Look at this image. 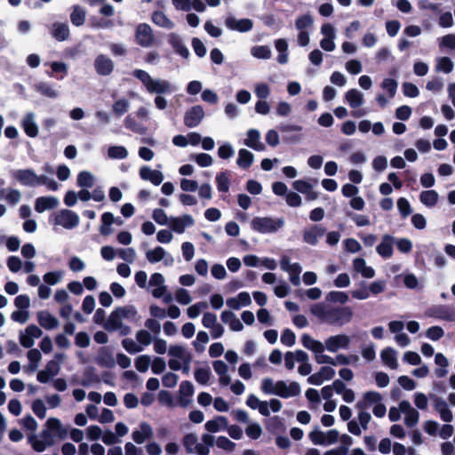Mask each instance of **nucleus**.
<instances>
[{"instance_id": "f3484780", "label": "nucleus", "mask_w": 455, "mask_h": 455, "mask_svg": "<svg viewBox=\"0 0 455 455\" xmlns=\"http://www.w3.org/2000/svg\"><path fill=\"white\" fill-rule=\"evenodd\" d=\"M164 277L160 273H154L149 279V286L152 287V296L160 299L166 293V285L164 284Z\"/></svg>"}, {"instance_id": "bb28decb", "label": "nucleus", "mask_w": 455, "mask_h": 455, "mask_svg": "<svg viewBox=\"0 0 455 455\" xmlns=\"http://www.w3.org/2000/svg\"><path fill=\"white\" fill-rule=\"evenodd\" d=\"M140 176L144 180H148L152 184L158 186L164 180V174L158 170H153L148 166H143L140 169Z\"/></svg>"}, {"instance_id": "338daca9", "label": "nucleus", "mask_w": 455, "mask_h": 455, "mask_svg": "<svg viewBox=\"0 0 455 455\" xmlns=\"http://www.w3.org/2000/svg\"><path fill=\"white\" fill-rule=\"evenodd\" d=\"M150 363H151V358L148 355H140L135 360V367L140 372L147 371Z\"/></svg>"}, {"instance_id": "4c0bfd02", "label": "nucleus", "mask_w": 455, "mask_h": 455, "mask_svg": "<svg viewBox=\"0 0 455 455\" xmlns=\"http://www.w3.org/2000/svg\"><path fill=\"white\" fill-rule=\"evenodd\" d=\"M331 308V307L323 303H316L310 307V312L320 321L328 323Z\"/></svg>"}, {"instance_id": "bf43d9fd", "label": "nucleus", "mask_w": 455, "mask_h": 455, "mask_svg": "<svg viewBox=\"0 0 455 455\" xmlns=\"http://www.w3.org/2000/svg\"><path fill=\"white\" fill-rule=\"evenodd\" d=\"M209 342V335L204 331H200L196 334V339L193 342V346L197 352L204 350V344Z\"/></svg>"}, {"instance_id": "58836bf2", "label": "nucleus", "mask_w": 455, "mask_h": 455, "mask_svg": "<svg viewBox=\"0 0 455 455\" xmlns=\"http://www.w3.org/2000/svg\"><path fill=\"white\" fill-rule=\"evenodd\" d=\"M51 32L52 36L58 41H65L69 36V28L66 23H53L52 26Z\"/></svg>"}, {"instance_id": "cd10ccee", "label": "nucleus", "mask_w": 455, "mask_h": 455, "mask_svg": "<svg viewBox=\"0 0 455 455\" xmlns=\"http://www.w3.org/2000/svg\"><path fill=\"white\" fill-rule=\"evenodd\" d=\"M243 143L256 151H263L265 149V145L260 141V133L255 129H251L247 132Z\"/></svg>"}, {"instance_id": "864d4df0", "label": "nucleus", "mask_w": 455, "mask_h": 455, "mask_svg": "<svg viewBox=\"0 0 455 455\" xmlns=\"http://www.w3.org/2000/svg\"><path fill=\"white\" fill-rule=\"evenodd\" d=\"M94 181L95 177L89 172H81L77 176V185L81 188H92Z\"/></svg>"}, {"instance_id": "a211bd4d", "label": "nucleus", "mask_w": 455, "mask_h": 455, "mask_svg": "<svg viewBox=\"0 0 455 455\" xmlns=\"http://www.w3.org/2000/svg\"><path fill=\"white\" fill-rule=\"evenodd\" d=\"M400 408L402 412L404 414V424L409 427L416 426L419 420V411L405 400L400 403Z\"/></svg>"}, {"instance_id": "2f4dec72", "label": "nucleus", "mask_w": 455, "mask_h": 455, "mask_svg": "<svg viewBox=\"0 0 455 455\" xmlns=\"http://www.w3.org/2000/svg\"><path fill=\"white\" fill-rule=\"evenodd\" d=\"M36 318L39 324L46 330H52L59 326V320L48 311H39Z\"/></svg>"}, {"instance_id": "e2e57ef3", "label": "nucleus", "mask_w": 455, "mask_h": 455, "mask_svg": "<svg viewBox=\"0 0 455 455\" xmlns=\"http://www.w3.org/2000/svg\"><path fill=\"white\" fill-rule=\"evenodd\" d=\"M175 299L180 305H188L192 301L189 291L183 288H179L175 291Z\"/></svg>"}, {"instance_id": "b1692460", "label": "nucleus", "mask_w": 455, "mask_h": 455, "mask_svg": "<svg viewBox=\"0 0 455 455\" xmlns=\"http://www.w3.org/2000/svg\"><path fill=\"white\" fill-rule=\"evenodd\" d=\"M226 26L232 30L239 32L250 31L253 27V22L250 19L237 20L233 16H229L225 20Z\"/></svg>"}, {"instance_id": "a19ab883", "label": "nucleus", "mask_w": 455, "mask_h": 455, "mask_svg": "<svg viewBox=\"0 0 455 455\" xmlns=\"http://www.w3.org/2000/svg\"><path fill=\"white\" fill-rule=\"evenodd\" d=\"M22 127L26 134L31 138H35L38 134V127L34 120V114L28 113L22 120Z\"/></svg>"}, {"instance_id": "6e6552de", "label": "nucleus", "mask_w": 455, "mask_h": 455, "mask_svg": "<svg viewBox=\"0 0 455 455\" xmlns=\"http://www.w3.org/2000/svg\"><path fill=\"white\" fill-rule=\"evenodd\" d=\"M354 313L351 307H331L328 323L342 326L353 318Z\"/></svg>"}, {"instance_id": "4be33fe9", "label": "nucleus", "mask_w": 455, "mask_h": 455, "mask_svg": "<svg viewBox=\"0 0 455 455\" xmlns=\"http://www.w3.org/2000/svg\"><path fill=\"white\" fill-rule=\"evenodd\" d=\"M335 375V371L330 366H323L317 372L308 377L307 381L312 385L319 386L325 380L331 379Z\"/></svg>"}, {"instance_id": "f704fd0d", "label": "nucleus", "mask_w": 455, "mask_h": 455, "mask_svg": "<svg viewBox=\"0 0 455 455\" xmlns=\"http://www.w3.org/2000/svg\"><path fill=\"white\" fill-rule=\"evenodd\" d=\"M395 238L389 235L382 237L381 243L377 246V252L384 258H390L393 254V244Z\"/></svg>"}, {"instance_id": "72a5a7b5", "label": "nucleus", "mask_w": 455, "mask_h": 455, "mask_svg": "<svg viewBox=\"0 0 455 455\" xmlns=\"http://www.w3.org/2000/svg\"><path fill=\"white\" fill-rule=\"evenodd\" d=\"M434 408L439 413L443 421L451 422L452 420V412L449 409L447 403L443 398L435 397L434 399Z\"/></svg>"}, {"instance_id": "dca6fc26", "label": "nucleus", "mask_w": 455, "mask_h": 455, "mask_svg": "<svg viewBox=\"0 0 455 455\" xmlns=\"http://www.w3.org/2000/svg\"><path fill=\"white\" fill-rule=\"evenodd\" d=\"M168 355H170V360H174L177 363L183 362H191L192 355L187 348L180 344H173L169 347Z\"/></svg>"}, {"instance_id": "a18cd8bd", "label": "nucleus", "mask_w": 455, "mask_h": 455, "mask_svg": "<svg viewBox=\"0 0 455 455\" xmlns=\"http://www.w3.org/2000/svg\"><path fill=\"white\" fill-rule=\"evenodd\" d=\"M166 255L167 252L161 246H157L146 251V259L151 264H155L163 260Z\"/></svg>"}, {"instance_id": "de8ad7c7", "label": "nucleus", "mask_w": 455, "mask_h": 455, "mask_svg": "<svg viewBox=\"0 0 455 455\" xmlns=\"http://www.w3.org/2000/svg\"><path fill=\"white\" fill-rule=\"evenodd\" d=\"M254 156L247 149H240L238 152L237 164L241 168L247 169L253 163Z\"/></svg>"}, {"instance_id": "1a4fd4ad", "label": "nucleus", "mask_w": 455, "mask_h": 455, "mask_svg": "<svg viewBox=\"0 0 455 455\" xmlns=\"http://www.w3.org/2000/svg\"><path fill=\"white\" fill-rule=\"evenodd\" d=\"M202 324L204 328L210 330L213 339H219L224 334V326L218 322L217 315L212 312L207 311L204 313Z\"/></svg>"}, {"instance_id": "7ed1b4c3", "label": "nucleus", "mask_w": 455, "mask_h": 455, "mask_svg": "<svg viewBox=\"0 0 455 455\" xmlns=\"http://www.w3.org/2000/svg\"><path fill=\"white\" fill-rule=\"evenodd\" d=\"M13 177L25 186L44 185L52 191H56L59 188V184L53 179L46 175L38 176L29 169L18 170L13 173Z\"/></svg>"}, {"instance_id": "c85d7f7f", "label": "nucleus", "mask_w": 455, "mask_h": 455, "mask_svg": "<svg viewBox=\"0 0 455 455\" xmlns=\"http://www.w3.org/2000/svg\"><path fill=\"white\" fill-rule=\"evenodd\" d=\"M214 371L219 375V382L226 387L231 383V377L228 375V367L225 362L217 360L212 363Z\"/></svg>"}, {"instance_id": "774afa93", "label": "nucleus", "mask_w": 455, "mask_h": 455, "mask_svg": "<svg viewBox=\"0 0 455 455\" xmlns=\"http://www.w3.org/2000/svg\"><path fill=\"white\" fill-rule=\"evenodd\" d=\"M136 339L138 343L142 346H148L152 343L153 338L151 334L146 330H140L136 332Z\"/></svg>"}, {"instance_id": "37998d69", "label": "nucleus", "mask_w": 455, "mask_h": 455, "mask_svg": "<svg viewBox=\"0 0 455 455\" xmlns=\"http://www.w3.org/2000/svg\"><path fill=\"white\" fill-rule=\"evenodd\" d=\"M345 99L353 108H358L363 103V95L356 89L347 91Z\"/></svg>"}, {"instance_id": "c756f323", "label": "nucleus", "mask_w": 455, "mask_h": 455, "mask_svg": "<svg viewBox=\"0 0 455 455\" xmlns=\"http://www.w3.org/2000/svg\"><path fill=\"white\" fill-rule=\"evenodd\" d=\"M283 403L276 398H272L269 401H262L258 408L259 412L265 417H268L272 412H278L282 410Z\"/></svg>"}, {"instance_id": "3c124183", "label": "nucleus", "mask_w": 455, "mask_h": 455, "mask_svg": "<svg viewBox=\"0 0 455 455\" xmlns=\"http://www.w3.org/2000/svg\"><path fill=\"white\" fill-rule=\"evenodd\" d=\"M85 16L86 12L82 7L78 5L74 6L73 12L70 14L72 24L76 27L82 26L85 21Z\"/></svg>"}, {"instance_id": "9d476101", "label": "nucleus", "mask_w": 455, "mask_h": 455, "mask_svg": "<svg viewBox=\"0 0 455 455\" xmlns=\"http://www.w3.org/2000/svg\"><path fill=\"white\" fill-rule=\"evenodd\" d=\"M182 443L188 453H196L198 455H208L210 453L208 447L198 443V437L195 433L186 434L182 438Z\"/></svg>"}, {"instance_id": "5701e85b", "label": "nucleus", "mask_w": 455, "mask_h": 455, "mask_svg": "<svg viewBox=\"0 0 455 455\" xmlns=\"http://www.w3.org/2000/svg\"><path fill=\"white\" fill-rule=\"evenodd\" d=\"M95 362L98 365L104 368H113L116 365V359L113 353L107 347H102L99 349Z\"/></svg>"}, {"instance_id": "9b49d317", "label": "nucleus", "mask_w": 455, "mask_h": 455, "mask_svg": "<svg viewBox=\"0 0 455 455\" xmlns=\"http://www.w3.org/2000/svg\"><path fill=\"white\" fill-rule=\"evenodd\" d=\"M350 344V337L344 333L330 336L324 341L325 348L331 353L339 349H347Z\"/></svg>"}, {"instance_id": "49530a36", "label": "nucleus", "mask_w": 455, "mask_h": 455, "mask_svg": "<svg viewBox=\"0 0 455 455\" xmlns=\"http://www.w3.org/2000/svg\"><path fill=\"white\" fill-rule=\"evenodd\" d=\"M28 441L31 443L33 449L37 452L44 451L47 447H50L54 443V440H44L36 436L35 435L29 436Z\"/></svg>"}, {"instance_id": "4468645a", "label": "nucleus", "mask_w": 455, "mask_h": 455, "mask_svg": "<svg viewBox=\"0 0 455 455\" xmlns=\"http://www.w3.org/2000/svg\"><path fill=\"white\" fill-rule=\"evenodd\" d=\"M204 116L205 113L202 106H194L186 111L184 124L189 128L196 127L203 121Z\"/></svg>"}, {"instance_id": "423d86ee", "label": "nucleus", "mask_w": 455, "mask_h": 455, "mask_svg": "<svg viewBox=\"0 0 455 455\" xmlns=\"http://www.w3.org/2000/svg\"><path fill=\"white\" fill-rule=\"evenodd\" d=\"M53 224L66 229H72L79 224V217L76 212L63 209L55 213Z\"/></svg>"}, {"instance_id": "f03ea898", "label": "nucleus", "mask_w": 455, "mask_h": 455, "mask_svg": "<svg viewBox=\"0 0 455 455\" xmlns=\"http://www.w3.org/2000/svg\"><path fill=\"white\" fill-rule=\"evenodd\" d=\"M260 389L266 395H275L282 398L298 396L301 392L300 386L296 381H274L271 378H264L261 380Z\"/></svg>"}, {"instance_id": "8fccbe9b", "label": "nucleus", "mask_w": 455, "mask_h": 455, "mask_svg": "<svg viewBox=\"0 0 455 455\" xmlns=\"http://www.w3.org/2000/svg\"><path fill=\"white\" fill-rule=\"evenodd\" d=\"M438 194L435 190H426L419 196L420 202L427 207H433L437 204Z\"/></svg>"}, {"instance_id": "680f3d73", "label": "nucleus", "mask_w": 455, "mask_h": 455, "mask_svg": "<svg viewBox=\"0 0 455 455\" xmlns=\"http://www.w3.org/2000/svg\"><path fill=\"white\" fill-rule=\"evenodd\" d=\"M245 434L248 437L256 440L262 435V427L259 423H250L245 428Z\"/></svg>"}, {"instance_id": "ddd939ff", "label": "nucleus", "mask_w": 455, "mask_h": 455, "mask_svg": "<svg viewBox=\"0 0 455 455\" xmlns=\"http://www.w3.org/2000/svg\"><path fill=\"white\" fill-rule=\"evenodd\" d=\"M321 33L323 36V38L320 41L321 48L326 52L334 51L336 47L334 43L336 36L334 27L330 23H325L321 28Z\"/></svg>"}, {"instance_id": "5fc2aeb1", "label": "nucleus", "mask_w": 455, "mask_h": 455, "mask_svg": "<svg viewBox=\"0 0 455 455\" xmlns=\"http://www.w3.org/2000/svg\"><path fill=\"white\" fill-rule=\"evenodd\" d=\"M453 69V62L448 57H441L436 60L435 70L449 74Z\"/></svg>"}, {"instance_id": "7c9ffc66", "label": "nucleus", "mask_w": 455, "mask_h": 455, "mask_svg": "<svg viewBox=\"0 0 455 455\" xmlns=\"http://www.w3.org/2000/svg\"><path fill=\"white\" fill-rule=\"evenodd\" d=\"M97 73L100 76L109 75L114 68L113 61L105 55H99L94 62Z\"/></svg>"}, {"instance_id": "c9c22d12", "label": "nucleus", "mask_w": 455, "mask_h": 455, "mask_svg": "<svg viewBox=\"0 0 455 455\" xmlns=\"http://www.w3.org/2000/svg\"><path fill=\"white\" fill-rule=\"evenodd\" d=\"M380 358L383 363L390 369L395 370L398 368L397 353L392 347H386L380 353Z\"/></svg>"}, {"instance_id": "69168bd1", "label": "nucleus", "mask_w": 455, "mask_h": 455, "mask_svg": "<svg viewBox=\"0 0 455 455\" xmlns=\"http://www.w3.org/2000/svg\"><path fill=\"white\" fill-rule=\"evenodd\" d=\"M439 47L441 49H450L455 51V34H449L439 39Z\"/></svg>"}, {"instance_id": "79ce46f5", "label": "nucleus", "mask_w": 455, "mask_h": 455, "mask_svg": "<svg viewBox=\"0 0 455 455\" xmlns=\"http://www.w3.org/2000/svg\"><path fill=\"white\" fill-rule=\"evenodd\" d=\"M205 429L211 433H216L228 427V420L225 417L218 416L205 423Z\"/></svg>"}, {"instance_id": "393cba45", "label": "nucleus", "mask_w": 455, "mask_h": 455, "mask_svg": "<svg viewBox=\"0 0 455 455\" xmlns=\"http://www.w3.org/2000/svg\"><path fill=\"white\" fill-rule=\"evenodd\" d=\"M325 233V228L321 226L314 225L303 231V240L310 245H315L318 239Z\"/></svg>"}, {"instance_id": "0e129e2a", "label": "nucleus", "mask_w": 455, "mask_h": 455, "mask_svg": "<svg viewBox=\"0 0 455 455\" xmlns=\"http://www.w3.org/2000/svg\"><path fill=\"white\" fill-rule=\"evenodd\" d=\"M211 378V371L208 368H199L195 371L196 380L202 384L206 385Z\"/></svg>"}, {"instance_id": "603ef678", "label": "nucleus", "mask_w": 455, "mask_h": 455, "mask_svg": "<svg viewBox=\"0 0 455 455\" xmlns=\"http://www.w3.org/2000/svg\"><path fill=\"white\" fill-rule=\"evenodd\" d=\"M28 359L29 360V365L28 367V370L30 371H34L38 367V363L42 359V355L40 351L36 348L30 349L27 353Z\"/></svg>"}, {"instance_id": "aec40b11", "label": "nucleus", "mask_w": 455, "mask_h": 455, "mask_svg": "<svg viewBox=\"0 0 455 455\" xmlns=\"http://www.w3.org/2000/svg\"><path fill=\"white\" fill-rule=\"evenodd\" d=\"M383 397L381 394L376 391H367L363 395L362 398L356 403V409H366L368 410L370 407L374 406L379 402H382Z\"/></svg>"}, {"instance_id": "412c9836", "label": "nucleus", "mask_w": 455, "mask_h": 455, "mask_svg": "<svg viewBox=\"0 0 455 455\" xmlns=\"http://www.w3.org/2000/svg\"><path fill=\"white\" fill-rule=\"evenodd\" d=\"M194 386L192 383L189 381L181 382L179 389V405L183 408L188 407L192 402Z\"/></svg>"}, {"instance_id": "e433bc0d", "label": "nucleus", "mask_w": 455, "mask_h": 455, "mask_svg": "<svg viewBox=\"0 0 455 455\" xmlns=\"http://www.w3.org/2000/svg\"><path fill=\"white\" fill-rule=\"evenodd\" d=\"M353 267L355 271L360 273L362 276L365 278H372L375 275V271L371 267L366 265L364 259L355 258L353 260Z\"/></svg>"}, {"instance_id": "6e6d98bb", "label": "nucleus", "mask_w": 455, "mask_h": 455, "mask_svg": "<svg viewBox=\"0 0 455 455\" xmlns=\"http://www.w3.org/2000/svg\"><path fill=\"white\" fill-rule=\"evenodd\" d=\"M127 156L128 151L123 146H112L108 149V156L111 159H124Z\"/></svg>"}, {"instance_id": "2eb2a0df", "label": "nucleus", "mask_w": 455, "mask_h": 455, "mask_svg": "<svg viewBox=\"0 0 455 455\" xmlns=\"http://www.w3.org/2000/svg\"><path fill=\"white\" fill-rule=\"evenodd\" d=\"M195 220L191 215L185 214L179 217H171L169 227L170 228L178 233L182 234L185 232L186 228L193 226Z\"/></svg>"}, {"instance_id": "ea45409f", "label": "nucleus", "mask_w": 455, "mask_h": 455, "mask_svg": "<svg viewBox=\"0 0 455 455\" xmlns=\"http://www.w3.org/2000/svg\"><path fill=\"white\" fill-rule=\"evenodd\" d=\"M301 342H302V345L307 348V349H309L311 350L312 352H314L315 354V353H320V352H323L324 351V348H325V345L324 343H322L321 341H318L315 339H313L310 335L308 334H304L302 337H301Z\"/></svg>"}, {"instance_id": "4d7b16f0", "label": "nucleus", "mask_w": 455, "mask_h": 455, "mask_svg": "<svg viewBox=\"0 0 455 455\" xmlns=\"http://www.w3.org/2000/svg\"><path fill=\"white\" fill-rule=\"evenodd\" d=\"M314 20L311 15L305 14L299 17L295 21V27L299 31H307L306 29L312 27Z\"/></svg>"}, {"instance_id": "6ab92c4d", "label": "nucleus", "mask_w": 455, "mask_h": 455, "mask_svg": "<svg viewBox=\"0 0 455 455\" xmlns=\"http://www.w3.org/2000/svg\"><path fill=\"white\" fill-rule=\"evenodd\" d=\"M426 315L430 317H435L445 321H455V311L446 306H436L429 308Z\"/></svg>"}, {"instance_id": "f257e3e1", "label": "nucleus", "mask_w": 455, "mask_h": 455, "mask_svg": "<svg viewBox=\"0 0 455 455\" xmlns=\"http://www.w3.org/2000/svg\"><path fill=\"white\" fill-rule=\"evenodd\" d=\"M139 320L138 311L134 306L126 305L117 307L113 310L103 324L108 331H118L120 335L125 336L131 333V328L124 323V321L137 322Z\"/></svg>"}, {"instance_id": "c03bdc74", "label": "nucleus", "mask_w": 455, "mask_h": 455, "mask_svg": "<svg viewBox=\"0 0 455 455\" xmlns=\"http://www.w3.org/2000/svg\"><path fill=\"white\" fill-rule=\"evenodd\" d=\"M169 43L172 44L176 52H178L180 56L186 59L188 58V49L183 44L179 36L171 34L169 36Z\"/></svg>"}, {"instance_id": "a878e982", "label": "nucleus", "mask_w": 455, "mask_h": 455, "mask_svg": "<svg viewBox=\"0 0 455 455\" xmlns=\"http://www.w3.org/2000/svg\"><path fill=\"white\" fill-rule=\"evenodd\" d=\"M152 436L153 429L147 422H141L139 426V429L134 430L132 434V440L138 444L143 443Z\"/></svg>"}, {"instance_id": "473e14b6", "label": "nucleus", "mask_w": 455, "mask_h": 455, "mask_svg": "<svg viewBox=\"0 0 455 455\" xmlns=\"http://www.w3.org/2000/svg\"><path fill=\"white\" fill-rule=\"evenodd\" d=\"M58 205L59 200L54 196H41L35 201V210L39 213L54 209Z\"/></svg>"}, {"instance_id": "13d9d810", "label": "nucleus", "mask_w": 455, "mask_h": 455, "mask_svg": "<svg viewBox=\"0 0 455 455\" xmlns=\"http://www.w3.org/2000/svg\"><path fill=\"white\" fill-rule=\"evenodd\" d=\"M251 53L257 59L267 60L271 57V50L268 46H254L251 49Z\"/></svg>"}, {"instance_id": "052dcab7", "label": "nucleus", "mask_w": 455, "mask_h": 455, "mask_svg": "<svg viewBox=\"0 0 455 455\" xmlns=\"http://www.w3.org/2000/svg\"><path fill=\"white\" fill-rule=\"evenodd\" d=\"M122 346L130 354H136L143 350V347L132 339H123Z\"/></svg>"}, {"instance_id": "09e8293b", "label": "nucleus", "mask_w": 455, "mask_h": 455, "mask_svg": "<svg viewBox=\"0 0 455 455\" xmlns=\"http://www.w3.org/2000/svg\"><path fill=\"white\" fill-rule=\"evenodd\" d=\"M152 21L166 29H172L174 27V23L162 12H155L152 14Z\"/></svg>"}, {"instance_id": "20e7f679", "label": "nucleus", "mask_w": 455, "mask_h": 455, "mask_svg": "<svg viewBox=\"0 0 455 455\" xmlns=\"http://www.w3.org/2000/svg\"><path fill=\"white\" fill-rule=\"evenodd\" d=\"M133 76L141 81L149 93L163 94L171 91V84L167 80L154 79L144 70L136 69Z\"/></svg>"}, {"instance_id": "39448f33", "label": "nucleus", "mask_w": 455, "mask_h": 455, "mask_svg": "<svg viewBox=\"0 0 455 455\" xmlns=\"http://www.w3.org/2000/svg\"><path fill=\"white\" fill-rule=\"evenodd\" d=\"M251 228L261 234L275 233L284 226L283 218L256 217L251 222Z\"/></svg>"}, {"instance_id": "f8f14e48", "label": "nucleus", "mask_w": 455, "mask_h": 455, "mask_svg": "<svg viewBox=\"0 0 455 455\" xmlns=\"http://www.w3.org/2000/svg\"><path fill=\"white\" fill-rule=\"evenodd\" d=\"M136 42L142 47H150L155 41L152 28L149 25L142 23L136 28Z\"/></svg>"}, {"instance_id": "0eeeda50", "label": "nucleus", "mask_w": 455, "mask_h": 455, "mask_svg": "<svg viewBox=\"0 0 455 455\" xmlns=\"http://www.w3.org/2000/svg\"><path fill=\"white\" fill-rule=\"evenodd\" d=\"M309 438L314 444L330 445L338 442L339 438V433L336 429H331L327 432L315 429L309 433Z\"/></svg>"}]
</instances>
